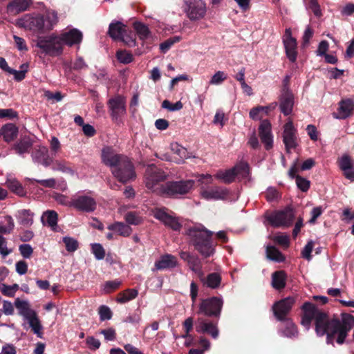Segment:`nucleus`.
I'll use <instances>...</instances> for the list:
<instances>
[{
  "label": "nucleus",
  "instance_id": "473e14b6",
  "mask_svg": "<svg viewBox=\"0 0 354 354\" xmlns=\"http://www.w3.org/2000/svg\"><path fill=\"white\" fill-rule=\"evenodd\" d=\"M32 146V141L29 137H24L21 138L15 145H13L12 149L19 155H23L28 152L29 149Z\"/></svg>",
  "mask_w": 354,
  "mask_h": 354
},
{
  "label": "nucleus",
  "instance_id": "09e8293b",
  "mask_svg": "<svg viewBox=\"0 0 354 354\" xmlns=\"http://www.w3.org/2000/svg\"><path fill=\"white\" fill-rule=\"evenodd\" d=\"M193 323H194V319L191 317L187 318L184 321V322L183 324V326L185 330V334L182 335L183 338L189 339L190 340L193 339V337L192 336V335H190V332L193 329Z\"/></svg>",
  "mask_w": 354,
  "mask_h": 354
},
{
  "label": "nucleus",
  "instance_id": "72a5a7b5",
  "mask_svg": "<svg viewBox=\"0 0 354 354\" xmlns=\"http://www.w3.org/2000/svg\"><path fill=\"white\" fill-rule=\"evenodd\" d=\"M170 149L174 153L179 156L176 160V162L178 164L183 163L185 159L192 157L191 153L187 151V149L177 142L171 143Z\"/></svg>",
  "mask_w": 354,
  "mask_h": 354
},
{
  "label": "nucleus",
  "instance_id": "6e6552de",
  "mask_svg": "<svg viewBox=\"0 0 354 354\" xmlns=\"http://www.w3.org/2000/svg\"><path fill=\"white\" fill-rule=\"evenodd\" d=\"M37 46L42 52L50 56L59 55L62 53V42L58 36L50 35L39 37L37 41Z\"/></svg>",
  "mask_w": 354,
  "mask_h": 354
},
{
  "label": "nucleus",
  "instance_id": "20e7f679",
  "mask_svg": "<svg viewBox=\"0 0 354 354\" xmlns=\"http://www.w3.org/2000/svg\"><path fill=\"white\" fill-rule=\"evenodd\" d=\"M194 184V180L167 181L161 185L160 192L166 196L178 198L179 196L188 194Z\"/></svg>",
  "mask_w": 354,
  "mask_h": 354
},
{
  "label": "nucleus",
  "instance_id": "c85d7f7f",
  "mask_svg": "<svg viewBox=\"0 0 354 354\" xmlns=\"http://www.w3.org/2000/svg\"><path fill=\"white\" fill-rule=\"evenodd\" d=\"M17 135L18 128L13 124H5L0 129V136L7 142L12 141Z\"/></svg>",
  "mask_w": 354,
  "mask_h": 354
},
{
  "label": "nucleus",
  "instance_id": "ea45409f",
  "mask_svg": "<svg viewBox=\"0 0 354 354\" xmlns=\"http://www.w3.org/2000/svg\"><path fill=\"white\" fill-rule=\"evenodd\" d=\"M187 266H189V269L197 275L198 278H201L203 277V273L204 272L202 269V262L198 256L193 255V257L187 263Z\"/></svg>",
  "mask_w": 354,
  "mask_h": 354
},
{
  "label": "nucleus",
  "instance_id": "aec40b11",
  "mask_svg": "<svg viewBox=\"0 0 354 354\" xmlns=\"http://www.w3.org/2000/svg\"><path fill=\"white\" fill-rule=\"evenodd\" d=\"M196 330L199 333H207L214 339H216L218 336V329L216 327V324L203 318H198L197 319Z\"/></svg>",
  "mask_w": 354,
  "mask_h": 354
},
{
  "label": "nucleus",
  "instance_id": "de8ad7c7",
  "mask_svg": "<svg viewBox=\"0 0 354 354\" xmlns=\"http://www.w3.org/2000/svg\"><path fill=\"white\" fill-rule=\"evenodd\" d=\"M115 56L117 59L124 64H129L133 59V55L126 50H118L116 52Z\"/></svg>",
  "mask_w": 354,
  "mask_h": 354
},
{
  "label": "nucleus",
  "instance_id": "4468645a",
  "mask_svg": "<svg viewBox=\"0 0 354 354\" xmlns=\"http://www.w3.org/2000/svg\"><path fill=\"white\" fill-rule=\"evenodd\" d=\"M282 138L287 153H290L291 149L297 147V129L292 120H289L284 124Z\"/></svg>",
  "mask_w": 354,
  "mask_h": 354
},
{
  "label": "nucleus",
  "instance_id": "ddd939ff",
  "mask_svg": "<svg viewBox=\"0 0 354 354\" xmlns=\"http://www.w3.org/2000/svg\"><path fill=\"white\" fill-rule=\"evenodd\" d=\"M125 114V97L121 95H117L112 97V121H115L118 127L123 126Z\"/></svg>",
  "mask_w": 354,
  "mask_h": 354
},
{
  "label": "nucleus",
  "instance_id": "9b49d317",
  "mask_svg": "<svg viewBox=\"0 0 354 354\" xmlns=\"http://www.w3.org/2000/svg\"><path fill=\"white\" fill-rule=\"evenodd\" d=\"M17 24L21 28L34 32H44V19L41 15H26L17 21Z\"/></svg>",
  "mask_w": 354,
  "mask_h": 354
},
{
  "label": "nucleus",
  "instance_id": "7c9ffc66",
  "mask_svg": "<svg viewBox=\"0 0 354 354\" xmlns=\"http://www.w3.org/2000/svg\"><path fill=\"white\" fill-rule=\"evenodd\" d=\"M34 214L29 209H20L16 214L17 222L24 227H30L33 223Z\"/></svg>",
  "mask_w": 354,
  "mask_h": 354
},
{
  "label": "nucleus",
  "instance_id": "2eb2a0df",
  "mask_svg": "<svg viewBox=\"0 0 354 354\" xmlns=\"http://www.w3.org/2000/svg\"><path fill=\"white\" fill-rule=\"evenodd\" d=\"M230 194L227 188L220 186H215L202 189L201 196L206 200H225Z\"/></svg>",
  "mask_w": 354,
  "mask_h": 354
},
{
  "label": "nucleus",
  "instance_id": "13d9d810",
  "mask_svg": "<svg viewBox=\"0 0 354 354\" xmlns=\"http://www.w3.org/2000/svg\"><path fill=\"white\" fill-rule=\"evenodd\" d=\"M227 79V75L223 71H218L212 77L210 84H220Z\"/></svg>",
  "mask_w": 354,
  "mask_h": 354
},
{
  "label": "nucleus",
  "instance_id": "7ed1b4c3",
  "mask_svg": "<svg viewBox=\"0 0 354 354\" xmlns=\"http://www.w3.org/2000/svg\"><path fill=\"white\" fill-rule=\"evenodd\" d=\"M112 174L120 183L126 184L136 180L133 164L126 156L112 155Z\"/></svg>",
  "mask_w": 354,
  "mask_h": 354
},
{
  "label": "nucleus",
  "instance_id": "338daca9",
  "mask_svg": "<svg viewBox=\"0 0 354 354\" xmlns=\"http://www.w3.org/2000/svg\"><path fill=\"white\" fill-rule=\"evenodd\" d=\"M308 7L316 17L322 16V11L317 0H309Z\"/></svg>",
  "mask_w": 354,
  "mask_h": 354
},
{
  "label": "nucleus",
  "instance_id": "423d86ee",
  "mask_svg": "<svg viewBox=\"0 0 354 354\" xmlns=\"http://www.w3.org/2000/svg\"><path fill=\"white\" fill-rule=\"evenodd\" d=\"M223 301L218 297H212L201 300L198 314L218 318L221 315Z\"/></svg>",
  "mask_w": 354,
  "mask_h": 354
},
{
  "label": "nucleus",
  "instance_id": "4be33fe9",
  "mask_svg": "<svg viewBox=\"0 0 354 354\" xmlns=\"http://www.w3.org/2000/svg\"><path fill=\"white\" fill-rule=\"evenodd\" d=\"M294 106V95L292 93H281L279 96V108L286 116L292 113Z\"/></svg>",
  "mask_w": 354,
  "mask_h": 354
},
{
  "label": "nucleus",
  "instance_id": "f03ea898",
  "mask_svg": "<svg viewBox=\"0 0 354 354\" xmlns=\"http://www.w3.org/2000/svg\"><path fill=\"white\" fill-rule=\"evenodd\" d=\"M213 232L205 227H190L187 232L189 243L204 258L215 253L216 243L212 241Z\"/></svg>",
  "mask_w": 354,
  "mask_h": 354
},
{
  "label": "nucleus",
  "instance_id": "603ef678",
  "mask_svg": "<svg viewBox=\"0 0 354 354\" xmlns=\"http://www.w3.org/2000/svg\"><path fill=\"white\" fill-rule=\"evenodd\" d=\"M162 107L169 111H179L183 109V104L180 101L171 104L169 100H165L162 103Z\"/></svg>",
  "mask_w": 354,
  "mask_h": 354
},
{
  "label": "nucleus",
  "instance_id": "1a4fd4ad",
  "mask_svg": "<svg viewBox=\"0 0 354 354\" xmlns=\"http://www.w3.org/2000/svg\"><path fill=\"white\" fill-rule=\"evenodd\" d=\"M112 39L122 41L129 47L136 46V35L132 31H128L126 26L120 21L112 22Z\"/></svg>",
  "mask_w": 354,
  "mask_h": 354
},
{
  "label": "nucleus",
  "instance_id": "c756f323",
  "mask_svg": "<svg viewBox=\"0 0 354 354\" xmlns=\"http://www.w3.org/2000/svg\"><path fill=\"white\" fill-rule=\"evenodd\" d=\"M15 306L17 309L19 315L22 316L24 319L36 313L30 308L29 303L27 301L21 300L19 298L15 299Z\"/></svg>",
  "mask_w": 354,
  "mask_h": 354
},
{
  "label": "nucleus",
  "instance_id": "f257e3e1",
  "mask_svg": "<svg viewBox=\"0 0 354 354\" xmlns=\"http://www.w3.org/2000/svg\"><path fill=\"white\" fill-rule=\"evenodd\" d=\"M303 315L301 324L309 328L315 320V332L318 336L326 335V343L334 346V342L342 345L346 342L348 333L354 326V317L348 313H342L341 319L337 316L330 318L328 314L321 310L309 301L302 306Z\"/></svg>",
  "mask_w": 354,
  "mask_h": 354
},
{
  "label": "nucleus",
  "instance_id": "f3484780",
  "mask_svg": "<svg viewBox=\"0 0 354 354\" xmlns=\"http://www.w3.org/2000/svg\"><path fill=\"white\" fill-rule=\"evenodd\" d=\"M283 44L287 57L291 62H295L297 57V41L295 38L292 37L290 28L285 30Z\"/></svg>",
  "mask_w": 354,
  "mask_h": 354
},
{
  "label": "nucleus",
  "instance_id": "412c9836",
  "mask_svg": "<svg viewBox=\"0 0 354 354\" xmlns=\"http://www.w3.org/2000/svg\"><path fill=\"white\" fill-rule=\"evenodd\" d=\"M338 105L337 112L333 113L334 118L344 120L352 115L354 110V102L352 99H343Z\"/></svg>",
  "mask_w": 354,
  "mask_h": 354
},
{
  "label": "nucleus",
  "instance_id": "864d4df0",
  "mask_svg": "<svg viewBox=\"0 0 354 354\" xmlns=\"http://www.w3.org/2000/svg\"><path fill=\"white\" fill-rule=\"evenodd\" d=\"M125 220L127 223L131 225H139L142 222V218L135 212H129L125 216Z\"/></svg>",
  "mask_w": 354,
  "mask_h": 354
},
{
  "label": "nucleus",
  "instance_id": "c03bdc74",
  "mask_svg": "<svg viewBox=\"0 0 354 354\" xmlns=\"http://www.w3.org/2000/svg\"><path fill=\"white\" fill-rule=\"evenodd\" d=\"M41 221L44 223L53 227L57 225V214L53 210H48L43 214Z\"/></svg>",
  "mask_w": 354,
  "mask_h": 354
},
{
  "label": "nucleus",
  "instance_id": "0e129e2a",
  "mask_svg": "<svg viewBox=\"0 0 354 354\" xmlns=\"http://www.w3.org/2000/svg\"><path fill=\"white\" fill-rule=\"evenodd\" d=\"M313 34L314 31L313 28L310 26H308L302 37V45L304 46L308 45L310 39L313 37Z\"/></svg>",
  "mask_w": 354,
  "mask_h": 354
},
{
  "label": "nucleus",
  "instance_id": "a211bd4d",
  "mask_svg": "<svg viewBox=\"0 0 354 354\" xmlns=\"http://www.w3.org/2000/svg\"><path fill=\"white\" fill-rule=\"evenodd\" d=\"M271 129V124L268 120L261 121L258 129L261 142L264 145L266 150H270L273 147V136Z\"/></svg>",
  "mask_w": 354,
  "mask_h": 354
},
{
  "label": "nucleus",
  "instance_id": "e433bc0d",
  "mask_svg": "<svg viewBox=\"0 0 354 354\" xmlns=\"http://www.w3.org/2000/svg\"><path fill=\"white\" fill-rule=\"evenodd\" d=\"M138 295V292L136 289H127L124 291L118 294L115 301L119 304L127 303L135 299Z\"/></svg>",
  "mask_w": 354,
  "mask_h": 354
},
{
  "label": "nucleus",
  "instance_id": "a878e982",
  "mask_svg": "<svg viewBox=\"0 0 354 354\" xmlns=\"http://www.w3.org/2000/svg\"><path fill=\"white\" fill-rule=\"evenodd\" d=\"M203 285L212 289H216L220 286L221 283L222 277L218 272H212L205 277L204 272L203 277L198 278Z\"/></svg>",
  "mask_w": 354,
  "mask_h": 354
},
{
  "label": "nucleus",
  "instance_id": "cd10ccee",
  "mask_svg": "<svg viewBox=\"0 0 354 354\" xmlns=\"http://www.w3.org/2000/svg\"><path fill=\"white\" fill-rule=\"evenodd\" d=\"M31 0H12L8 5V12L16 15L26 10L31 4Z\"/></svg>",
  "mask_w": 354,
  "mask_h": 354
},
{
  "label": "nucleus",
  "instance_id": "f8f14e48",
  "mask_svg": "<svg viewBox=\"0 0 354 354\" xmlns=\"http://www.w3.org/2000/svg\"><path fill=\"white\" fill-rule=\"evenodd\" d=\"M166 177L167 175L162 169L154 165H149L145 174V186L149 189H153L158 183L165 180Z\"/></svg>",
  "mask_w": 354,
  "mask_h": 354
},
{
  "label": "nucleus",
  "instance_id": "6e6d98bb",
  "mask_svg": "<svg viewBox=\"0 0 354 354\" xmlns=\"http://www.w3.org/2000/svg\"><path fill=\"white\" fill-rule=\"evenodd\" d=\"M164 224L174 231H179L182 225L173 216L169 215L165 221Z\"/></svg>",
  "mask_w": 354,
  "mask_h": 354
},
{
  "label": "nucleus",
  "instance_id": "a19ab883",
  "mask_svg": "<svg viewBox=\"0 0 354 354\" xmlns=\"http://www.w3.org/2000/svg\"><path fill=\"white\" fill-rule=\"evenodd\" d=\"M44 19L45 31L52 30L58 22L57 13L54 10H48Z\"/></svg>",
  "mask_w": 354,
  "mask_h": 354
},
{
  "label": "nucleus",
  "instance_id": "a18cd8bd",
  "mask_svg": "<svg viewBox=\"0 0 354 354\" xmlns=\"http://www.w3.org/2000/svg\"><path fill=\"white\" fill-rule=\"evenodd\" d=\"M339 169L344 171L354 167V160L348 154H344L338 160Z\"/></svg>",
  "mask_w": 354,
  "mask_h": 354
},
{
  "label": "nucleus",
  "instance_id": "0eeeda50",
  "mask_svg": "<svg viewBox=\"0 0 354 354\" xmlns=\"http://www.w3.org/2000/svg\"><path fill=\"white\" fill-rule=\"evenodd\" d=\"M190 21H198L206 15L207 7L203 0H183L182 6Z\"/></svg>",
  "mask_w": 354,
  "mask_h": 354
},
{
  "label": "nucleus",
  "instance_id": "58836bf2",
  "mask_svg": "<svg viewBox=\"0 0 354 354\" xmlns=\"http://www.w3.org/2000/svg\"><path fill=\"white\" fill-rule=\"evenodd\" d=\"M266 257L271 261L281 263L286 260L285 256L274 246L268 245L266 248Z\"/></svg>",
  "mask_w": 354,
  "mask_h": 354
},
{
  "label": "nucleus",
  "instance_id": "bf43d9fd",
  "mask_svg": "<svg viewBox=\"0 0 354 354\" xmlns=\"http://www.w3.org/2000/svg\"><path fill=\"white\" fill-rule=\"evenodd\" d=\"M28 180H30L31 183L37 182L46 188H54L56 185V180L53 178L46 180L28 179Z\"/></svg>",
  "mask_w": 354,
  "mask_h": 354
},
{
  "label": "nucleus",
  "instance_id": "79ce46f5",
  "mask_svg": "<svg viewBox=\"0 0 354 354\" xmlns=\"http://www.w3.org/2000/svg\"><path fill=\"white\" fill-rule=\"evenodd\" d=\"M131 227L124 223H115L112 224V232L122 236H128L131 233Z\"/></svg>",
  "mask_w": 354,
  "mask_h": 354
},
{
  "label": "nucleus",
  "instance_id": "e2e57ef3",
  "mask_svg": "<svg viewBox=\"0 0 354 354\" xmlns=\"http://www.w3.org/2000/svg\"><path fill=\"white\" fill-rule=\"evenodd\" d=\"M102 162L107 166L111 167V147H104L102 150Z\"/></svg>",
  "mask_w": 354,
  "mask_h": 354
},
{
  "label": "nucleus",
  "instance_id": "c9c22d12",
  "mask_svg": "<svg viewBox=\"0 0 354 354\" xmlns=\"http://www.w3.org/2000/svg\"><path fill=\"white\" fill-rule=\"evenodd\" d=\"M6 185L11 192L19 196H24L26 194V192L22 185L15 178H8L6 182Z\"/></svg>",
  "mask_w": 354,
  "mask_h": 354
},
{
  "label": "nucleus",
  "instance_id": "8fccbe9b",
  "mask_svg": "<svg viewBox=\"0 0 354 354\" xmlns=\"http://www.w3.org/2000/svg\"><path fill=\"white\" fill-rule=\"evenodd\" d=\"M63 242L65 244L66 250L69 252H75L78 248V242L73 238L65 236L63 238Z\"/></svg>",
  "mask_w": 354,
  "mask_h": 354
},
{
  "label": "nucleus",
  "instance_id": "9d476101",
  "mask_svg": "<svg viewBox=\"0 0 354 354\" xmlns=\"http://www.w3.org/2000/svg\"><path fill=\"white\" fill-rule=\"evenodd\" d=\"M295 301V297H288L275 302L272 306V310L277 320H284V319L290 318L288 315Z\"/></svg>",
  "mask_w": 354,
  "mask_h": 354
},
{
  "label": "nucleus",
  "instance_id": "39448f33",
  "mask_svg": "<svg viewBox=\"0 0 354 354\" xmlns=\"http://www.w3.org/2000/svg\"><path fill=\"white\" fill-rule=\"evenodd\" d=\"M295 218L294 209L290 206L283 210L275 211L266 217L267 221L274 227H290Z\"/></svg>",
  "mask_w": 354,
  "mask_h": 354
},
{
  "label": "nucleus",
  "instance_id": "774afa93",
  "mask_svg": "<svg viewBox=\"0 0 354 354\" xmlns=\"http://www.w3.org/2000/svg\"><path fill=\"white\" fill-rule=\"evenodd\" d=\"M2 311L6 315H12L14 314V305L8 301L3 300L2 304Z\"/></svg>",
  "mask_w": 354,
  "mask_h": 354
},
{
  "label": "nucleus",
  "instance_id": "2f4dec72",
  "mask_svg": "<svg viewBox=\"0 0 354 354\" xmlns=\"http://www.w3.org/2000/svg\"><path fill=\"white\" fill-rule=\"evenodd\" d=\"M287 274L283 270L275 271L272 274V285L276 290H282L286 285Z\"/></svg>",
  "mask_w": 354,
  "mask_h": 354
},
{
  "label": "nucleus",
  "instance_id": "052dcab7",
  "mask_svg": "<svg viewBox=\"0 0 354 354\" xmlns=\"http://www.w3.org/2000/svg\"><path fill=\"white\" fill-rule=\"evenodd\" d=\"M313 245L314 243L313 241H310L307 243L301 251V256L303 258L308 261H310L312 259L311 252L313 249Z\"/></svg>",
  "mask_w": 354,
  "mask_h": 354
},
{
  "label": "nucleus",
  "instance_id": "5701e85b",
  "mask_svg": "<svg viewBox=\"0 0 354 354\" xmlns=\"http://www.w3.org/2000/svg\"><path fill=\"white\" fill-rule=\"evenodd\" d=\"M62 44H66L68 46L80 44L82 39V33L77 29H71L67 32H63L59 36Z\"/></svg>",
  "mask_w": 354,
  "mask_h": 354
},
{
  "label": "nucleus",
  "instance_id": "f704fd0d",
  "mask_svg": "<svg viewBox=\"0 0 354 354\" xmlns=\"http://www.w3.org/2000/svg\"><path fill=\"white\" fill-rule=\"evenodd\" d=\"M25 320H26L31 328L32 332L38 337L41 338L42 337V330L43 327L41 324L40 320L39 319V317L37 315V313H34L29 317L26 318Z\"/></svg>",
  "mask_w": 354,
  "mask_h": 354
},
{
  "label": "nucleus",
  "instance_id": "49530a36",
  "mask_svg": "<svg viewBox=\"0 0 354 354\" xmlns=\"http://www.w3.org/2000/svg\"><path fill=\"white\" fill-rule=\"evenodd\" d=\"M236 177L241 176L243 178H247L250 174V167L247 162H240L234 167Z\"/></svg>",
  "mask_w": 354,
  "mask_h": 354
},
{
  "label": "nucleus",
  "instance_id": "4c0bfd02",
  "mask_svg": "<svg viewBox=\"0 0 354 354\" xmlns=\"http://www.w3.org/2000/svg\"><path fill=\"white\" fill-rule=\"evenodd\" d=\"M215 178L219 180H222L225 184L232 183L236 178V173L234 167L225 171H218L215 175Z\"/></svg>",
  "mask_w": 354,
  "mask_h": 354
},
{
  "label": "nucleus",
  "instance_id": "393cba45",
  "mask_svg": "<svg viewBox=\"0 0 354 354\" xmlns=\"http://www.w3.org/2000/svg\"><path fill=\"white\" fill-rule=\"evenodd\" d=\"M52 169L69 176L75 175V169L72 164L64 159L52 160Z\"/></svg>",
  "mask_w": 354,
  "mask_h": 354
},
{
  "label": "nucleus",
  "instance_id": "37998d69",
  "mask_svg": "<svg viewBox=\"0 0 354 354\" xmlns=\"http://www.w3.org/2000/svg\"><path fill=\"white\" fill-rule=\"evenodd\" d=\"M133 28L141 40L147 39L150 35V30L147 25L143 23L136 21L133 23Z\"/></svg>",
  "mask_w": 354,
  "mask_h": 354
},
{
  "label": "nucleus",
  "instance_id": "3c124183",
  "mask_svg": "<svg viewBox=\"0 0 354 354\" xmlns=\"http://www.w3.org/2000/svg\"><path fill=\"white\" fill-rule=\"evenodd\" d=\"M3 223L5 225H0V232L4 234L10 233L15 226L12 218L10 216H6Z\"/></svg>",
  "mask_w": 354,
  "mask_h": 354
},
{
  "label": "nucleus",
  "instance_id": "dca6fc26",
  "mask_svg": "<svg viewBox=\"0 0 354 354\" xmlns=\"http://www.w3.org/2000/svg\"><path fill=\"white\" fill-rule=\"evenodd\" d=\"M70 205L82 212H91L96 208V202L91 196L81 195L74 198Z\"/></svg>",
  "mask_w": 354,
  "mask_h": 354
},
{
  "label": "nucleus",
  "instance_id": "4d7b16f0",
  "mask_svg": "<svg viewBox=\"0 0 354 354\" xmlns=\"http://www.w3.org/2000/svg\"><path fill=\"white\" fill-rule=\"evenodd\" d=\"M92 252L95 255V258L98 260L104 259L105 256V251L103 247L99 243L91 244Z\"/></svg>",
  "mask_w": 354,
  "mask_h": 354
},
{
  "label": "nucleus",
  "instance_id": "b1692460",
  "mask_svg": "<svg viewBox=\"0 0 354 354\" xmlns=\"http://www.w3.org/2000/svg\"><path fill=\"white\" fill-rule=\"evenodd\" d=\"M177 258L169 254L162 255L159 260L155 262V267L157 270H162L172 269L177 266Z\"/></svg>",
  "mask_w": 354,
  "mask_h": 354
},
{
  "label": "nucleus",
  "instance_id": "680f3d73",
  "mask_svg": "<svg viewBox=\"0 0 354 354\" xmlns=\"http://www.w3.org/2000/svg\"><path fill=\"white\" fill-rule=\"evenodd\" d=\"M19 250L21 256L26 259L30 258L33 252V249L29 244L21 245Z\"/></svg>",
  "mask_w": 354,
  "mask_h": 354
},
{
  "label": "nucleus",
  "instance_id": "69168bd1",
  "mask_svg": "<svg viewBox=\"0 0 354 354\" xmlns=\"http://www.w3.org/2000/svg\"><path fill=\"white\" fill-rule=\"evenodd\" d=\"M98 313L101 321L107 320L111 318V311L109 308L106 306H100Z\"/></svg>",
  "mask_w": 354,
  "mask_h": 354
},
{
  "label": "nucleus",
  "instance_id": "bb28decb",
  "mask_svg": "<svg viewBox=\"0 0 354 354\" xmlns=\"http://www.w3.org/2000/svg\"><path fill=\"white\" fill-rule=\"evenodd\" d=\"M32 157L35 162L40 163L44 167L49 166L52 162V159L49 157L48 151L46 147H39L32 154Z\"/></svg>",
  "mask_w": 354,
  "mask_h": 354
},
{
  "label": "nucleus",
  "instance_id": "5fc2aeb1",
  "mask_svg": "<svg viewBox=\"0 0 354 354\" xmlns=\"http://www.w3.org/2000/svg\"><path fill=\"white\" fill-rule=\"evenodd\" d=\"M295 181H296L297 187L301 191L306 192L309 189L310 183L306 178H305L301 176H297Z\"/></svg>",
  "mask_w": 354,
  "mask_h": 354
},
{
  "label": "nucleus",
  "instance_id": "6ab92c4d",
  "mask_svg": "<svg viewBox=\"0 0 354 354\" xmlns=\"http://www.w3.org/2000/svg\"><path fill=\"white\" fill-rule=\"evenodd\" d=\"M278 321L281 322L278 330L281 336L288 338H295L298 336L297 327L290 317Z\"/></svg>",
  "mask_w": 354,
  "mask_h": 354
}]
</instances>
